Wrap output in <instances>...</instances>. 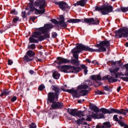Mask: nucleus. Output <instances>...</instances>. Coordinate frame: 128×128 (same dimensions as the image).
I'll list each match as a JSON object with an SVG mask.
<instances>
[{
	"mask_svg": "<svg viewBox=\"0 0 128 128\" xmlns=\"http://www.w3.org/2000/svg\"><path fill=\"white\" fill-rule=\"evenodd\" d=\"M68 112L70 114L73 116H78V118L84 116V112L77 111L76 109H68Z\"/></svg>",
	"mask_w": 128,
	"mask_h": 128,
	"instance_id": "8",
	"label": "nucleus"
},
{
	"mask_svg": "<svg viewBox=\"0 0 128 128\" xmlns=\"http://www.w3.org/2000/svg\"><path fill=\"white\" fill-rule=\"evenodd\" d=\"M86 62H87L89 64H90L91 62L90 60V59H86Z\"/></svg>",
	"mask_w": 128,
	"mask_h": 128,
	"instance_id": "50",
	"label": "nucleus"
},
{
	"mask_svg": "<svg viewBox=\"0 0 128 128\" xmlns=\"http://www.w3.org/2000/svg\"><path fill=\"white\" fill-rule=\"evenodd\" d=\"M76 5H78V4H76V3L74 4V6H76Z\"/></svg>",
	"mask_w": 128,
	"mask_h": 128,
	"instance_id": "61",
	"label": "nucleus"
},
{
	"mask_svg": "<svg viewBox=\"0 0 128 128\" xmlns=\"http://www.w3.org/2000/svg\"><path fill=\"white\" fill-rule=\"evenodd\" d=\"M56 36H58V34L56 32H54L52 33V38H56Z\"/></svg>",
	"mask_w": 128,
	"mask_h": 128,
	"instance_id": "40",
	"label": "nucleus"
},
{
	"mask_svg": "<svg viewBox=\"0 0 128 128\" xmlns=\"http://www.w3.org/2000/svg\"><path fill=\"white\" fill-rule=\"evenodd\" d=\"M124 128H128V125L126 124H125Z\"/></svg>",
	"mask_w": 128,
	"mask_h": 128,
	"instance_id": "53",
	"label": "nucleus"
},
{
	"mask_svg": "<svg viewBox=\"0 0 128 128\" xmlns=\"http://www.w3.org/2000/svg\"><path fill=\"white\" fill-rule=\"evenodd\" d=\"M92 110L95 112H100V109L96 106H92Z\"/></svg>",
	"mask_w": 128,
	"mask_h": 128,
	"instance_id": "28",
	"label": "nucleus"
},
{
	"mask_svg": "<svg viewBox=\"0 0 128 128\" xmlns=\"http://www.w3.org/2000/svg\"><path fill=\"white\" fill-rule=\"evenodd\" d=\"M78 104H82V100H78Z\"/></svg>",
	"mask_w": 128,
	"mask_h": 128,
	"instance_id": "55",
	"label": "nucleus"
},
{
	"mask_svg": "<svg viewBox=\"0 0 128 128\" xmlns=\"http://www.w3.org/2000/svg\"><path fill=\"white\" fill-rule=\"evenodd\" d=\"M109 41H102L100 42L99 44H97L95 46L98 48V49H92L88 46L82 45V44H78L76 46V48H74L72 50V54H73V58L75 59H72L71 60V62L73 64H80V62L78 61V54L82 52V50H86L87 52H106V48L110 46Z\"/></svg>",
	"mask_w": 128,
	"mask_h": 128,
	"instance_id": "1",
	"label": "nucleus"
},
{
	"mask_svg": "<svg viewBox=\"0 0 128 128\" xmlns=\"http://www.w3.org/2000/svg\"><path fill=\"white\" fill-rule=\"evenodd\" d=\"M16 96H13L12 99H11V101L14 102H16Z\"/></svg>",
	"mask_w": 128,
	"mask_h": 128,
	"instance_id": "41",
	"label": "nucleus"
},
{
	"mask_svg": "<svg viewBox=\"0 0 128 128\" xmlns=\"http://www.w3.org/2000/svg\"><path fill=\"white\" fill-rule=\"evenodd\" d=\"M92 64H98V63L96 62V60H94V61H92Z\"/></svg>",
	"mask_w": 128,
	"mask_h": 128,
	"instance_id": "48",
	"label": "nucleus"
},
{
	"mask_svg": "<svg viewBox=\"0 0 128 128\" xmlns=\"http://www.w3.org/2000/svg\"><path fill=\"white\" fill-rule=\"evenodd\" d=\"M80 19H70L67 21V22H72L73 24H76V22H80Z\"/></svg>",
	"mask_w": 128,
	"mask_h": 128,
	"instance_id": "25",
	"label": "nucleus"
},
{
	"mask_svg": "<svg viewBox=\"0 0 128 128\" xmlns=\"http://www.w3.org/2000/svg\"><path fill=\"white\" fill-rule=\"evenodd\" d=\"M100 111H101L102 114H114V108L108 110L104 108H101Z\"/></svg>",
	"mask_w": 128,
	"mask_h": 128,
	"instance_id": "16",
	"label": "nucleus"
},
{
	"mask_svg": "<svg viewBox=\"0 0 128 128\" xmlns=\"http://www.w3.org/2000/svg\"><path fill=\"white\" fill-rule=\"evenodd\" d=\"M121 10L123 12H126L128 11V7L122 8Z\"/></svg>",
	"mask_w": 128,
	"mask_h": 128,
	"instance_id": "31",
	"label": "nucleus"
},
{
	"mask_svg": "<svg viewBox=\"0 0 128 128\" xmlns=\"http://www.w3.org/2000/svg\"><path fill=\"white\" fill-rule=\"evenodd\" d=\"M59 6L60 8L62 10H66L68 8H70V6H68V5L66 4V2L62 1L60 2L59 4Z\"/></svg>",
	"mask_w": 128,
	"mask_h": 128,
	"instance_id": "14",
	"label": "nucleus"
},
{
	"mask_svg": "<svg viewBox=\"0 0 128 128\" xmlns=\"http://www.w3.org/2000/svg\"><path fill=\"white\" fill-rule=\"evenodd\" d=\"M102 128V127H100V126H98V125H97L96 126V128Z\"/></svg>",
	"mask_w": 128,
	"mask_h": 128,
	"instance_id": "54",
	"label": "nucleus"
},
{
	"mask_svg": "<svg viewBox=\"0 0 128 128\" xmlns=\"http://www.w3.org/2000/svg\"><path fill=\"white\" fill-rule=\"evenodd\" d=\"M127 112H128V109H121L120 110L114 109V113L115 114H126Z\"/></svg>",
	"mask_w": 128,
	"mask_h": 128,
	"instance_id": "17",
	"label": "nucleus"
},
{
	"mask_svg": "<svg viewBox=\"0 0 128 128\" xmlns=\"http://www.w3.org/2000/svg\"><path fill=\"white\" fill-rule=\"evenodd\" d=\"M53 26L52 24H46L44 25V27L41 28L39 29L40 32H42V34H45V35L44 36H41L38 37V40H46V38H48L50 36V34L47 32L48 30H50L52 28Z\"/></svg>",
	"mask_w": 128,
	"mask_h": 128,
	"instance_id": "5",
	"label": "nucleus"
},
{
	"mask_svg": "<svg viewBox=\"0 0 128 128\" xmlns=\"http://www.w3.org/2000/svg\"><path fill=\"white\" fill-rule=\"evenodd\" d=\"M62 106V103L54 102L50 108V110H56V108H60Z\"/></svg>",
	"mask_w": 128,
	"mask_h": 128,
	"instance_id": "15",
	"label": "nucleus"
},
{
	"mask_svg": "<svg viewBox=\"0 0 128 128\" xmlns=\"http://www.w3.org/2000/svg\"><path fill=\"white\" fill-rule=\"evenodd\" d=\"M70 70V72H74V74H78V72L80 70V68H76V67H72L71 68Z\"/></svg>",
	"mask_w": 128,
	"mask_h": 128,
	"instance_id": "21",
	"label": "nucleus"
},
{
	"mask_svg": "<svg viewBox=\"0 0 128 128\" xmlns=\"http://www.w3.org/2000/svg\"><path fill=\"white\" fill-rule=\"evenodd\" d=\"M28 48H31L32 50H34L36 48V45L34 44H32L28 46Z\"/></svg>",
	"mask_w": 128,
	"mask_h": 128,
	"instance_id": "32",
	"label": "nucleus"
},
{
	"mask_svg": "<svg viewBox=\"0 0 128 128\" xmlns=\"http://www.w3.org/2000/svg\"><path fill=\"white\" fill-rule=\"evenodd\" d=\"M61 72H70V68L68 66H64L61 68Z\"/></svg>",
	"mask_w": 128,
	"mask_h": 128,
	"instance_id": "19",
	"label": "nucleus"
},
{
	"mask_svg": "<svg viewBox=\"0 0 128 128\" xmlns=\"http://www.w3.org/2000/svg\"><path fill=\"white\" fill-rule=\"evenodd\" d=\"M52 76L55 80H58L60 76V74L58 72H54L52 74Z\"/></svg>",
	"mask_w": 128,
	"mask_h": 128,
	"instance_id": "22",
	"label": "nucleus"
},
{
	"mask_svg": "<svg viewBox=\"0 0 128 128\" xmlns=\"http://www.w3.org/2000/svg\"><path fill=\"white\" fill-rule=\"evenodd\" d=\"M38 62H42V60L40 59H37Z\"/></svg>",
	"mask_w": 128,
	"mask_h": 128,
	"instance_id": "56",
	"label": "nucleus"
},
{
	"mask_svg": "<svg viewBox=\"0 0 128 128\" xmlns=\"http://www.w3.org/2000/svg\"><path fill=\"white\" fill-rule=\"evenodd\" d=\"M85 22L88 24H98L100 21L98 19H94V18H85L84 20Z\"/></svg>",
	"mask_w": 128,
	"mask_h": 128,
	"instance_id": "10",
	"label": "nucleus"
},
{
	"mask_svg": "<svg viewBox=\"0 0 128 128\" xmlns=\"http://www.w3.org/2000/svg\"><path fill=\"white\" fill-rule=\"evenodd\" d=\"M82 102H84V100L83 99V100H82Z\"/></svg>",
	"mask_w": 128,
	"mask_h": 128,
	"instance_id": "63",
	"label": "nucleus"
},
{
	"mask_svg": "<svg viewBox=\"0 0 128 128\" xmlns=\"http://www.w3.org/2000/svg\"><path fill=\"white\" fill-rule=\"evenodd\" d=\"M92 83L89 81V82H84L82 84L78 86L77 90H74V89L67 90H66L64 89L62 90L64 92H67L70 94H72L74 98H80V96H86L88 94V91L87 88H88L90 86H92Z\"/></svg>",
	"mask_w": 128,
	"mask_h": 128,
	"instance_id": "2",
	"label": "nucleus"
},
{
	"mask_svg": "<svg viewBox=\"0 0 128 128\" xmlns=\"http://www.w3.org/2000/svg\"><path fill=\"white\" fill-rule=\"evenodd\" d=\"M90 78L92 80H102V76L100 75L92 76Z\"/></svg>",
	"mask_w": 128,
	"mask_h": 128,
	"instance_id": "18",
	"label": "nucleus"
},
{
	"mask_svg": "<svg viewBox=\"0 0 128 128\" xmlns=\"http://www.w3.org/2000/svg\"><path fill=\"white\" fill-rule=\"evenodd\" d=\"M122 79L125 82H128V77H123L122 78Z\"/></svg>",
	"mask_w": 128,
	"mask_h": 128,
	"instance_id": "43",
	"label": "nucleus"
},
{
	"mask_svg": "<svg viewBox=\"0 0 128 128\" xmlns=\"http://www.w3.org/2000/svg\"><path fill=\"white\" fill-rule=\"evenodd\" d=\"M10 14H18V12H16V10L14 9L11 10Z\"/></svg>",
	"mask_w": 128,
	"mask_h": 128,
	"instance_id": "37",
	"label": "nucleus"
},
{
	"mask_svg": "<svg viewBox=\"0 0 128 128\" xmlns=\"http://www.w3.org/2000/svg\"><path fill=\"white\" fill-rule=\"evenodd\" d=\"M119 118H120V119L122 118V116H119Z\"/></svg>",
	"mask_w": 128,
	"mask_h": 128,
	"instance_id": "60",
	"label": "nucleus"
},
{
	"mask_svg": "<svg viewBox=\"0 0 128 128\" xmlns=\"http://www.w3.org/2000/svg\"><path fill=\"white\" fill-rule=\"evenodd\" d=\"M60 20L58 22L56 19H52L50 20L52 22L53 24H58V26H60L62 28H66V26H68V24H66V22H64V16L61 15L60 16Z\"/></svg>",
	"mask_w": 128,
	"mask_h": 128,
	"instance_id": "6",
	"label": "nucleus"
},
{
	"mask_svg": "<svg viewBox=\"0 0 128 128\" xmlns=\"http://www.w3.org/2000/svg\"><path fill=\"white\" fill-rule=\"evenodd\" d=\"M110 126H112L110 122H105L104 123V125L101 126V128H110Z\"/></svg>",
	"mask_w": 128,
	"mask_h": 128,
	"instance_id": "24",
	"label": "nucleus"
},
{
	"mask_svg": "<svg viewBox=\"0 0 128 128\" xmlns=\"http://www.w3.org/2000/svg\"><path fill=\"white\" fill-rule=\"evenodd\" d=\"M24 60H26V62H32V59L30 58L27 56H24Z\"/></svg>",
	"mask_w": 128,
	"mask_h": 128,
	"instance_id": "30",
	"label": "nucleus"
},
{
	"mask_svg": "<svg viewBox=\"0 0 128 128\" xmlns=\"http://www.w3.org/2000/svg\"><path fill=\"white\" fill-rule=\"evenodd\" d=\"M92 118H104V116L102 114H93L90 116H88V118L86 119V120L88 122H90Z\"/></svg>",
	"mask_w": 128,
	"mask_h": 128,
	"instance_id": "9",
	"label": "nucleus"
},
{
	"mask_svg": "<svg viewBox=\"0 0 128 128\" xmlns=\"http://www.w3.org/2000/svg\"><path fill=\"white\" fill-rule=\"evenodd\" d=\"M40 34H42V33H40V32H35L34 34L32 36H30L29 38L30 42H38V40L34 38H38V36H40Z\"/></svg>",
	"mask_w": 128,
	"mask_h": 128,
	"instance_id": "12",
	"label": "nucleus"
},
{
	"mask_svg": "<svg viewBox=\"0 0 128 128\" xmlns=\"http://www.w3.org/2000/svg\"><path fill=\"white\" fill-rule=\"evenodd\" d=\"M110 72L111 74H113L115 78H118V75L116 74L117 72H118L120 70V68L118 67H116L114 70H111L110 69Z\"/></svg>",
	"mask_w": 128,
	"mask_h": 128,
	"instance_id": "20",
	"label": "nucleus"
},
{
	"mask_svg": "<svg viewBox=\"0 0 128 128\" xmlns=\"http://www.w3.org/2000/svg\"><path fill=\"white\" fill-rule=\"evenodd\" d=\"M114 64H116V62H114Z\"/></svg>",
	"mask_w": 128,
	"mask_h": 128,
	"instance_id": "64",
	"label": "nucleus"
},
{
	"mask_svg": "<svg viewBox=\"0 0 128 128\" xmlns=\"http://www.w3.org/2000/svg\"><path fill=\"white\" fill-rule=\"evenodd\" d=\"M52 90L54 92H50L48 94V100L50 102H54L58 100V94L60 92V88L57 86H52Z\"/></svg>",
	"mask_w": 128,
	"mask_h": 128,
	"instance_id": "4",
	"label": "nucleus"
},
{
	"mask_svg": "<svg viewBox=\"0 0 128 128\" xmlns=\"http://www.w3.org/2000/svg\"><path fill=\"white\" fill-rule=\"evenodd\" d=\"M120 88H122L121 86H118L117 88V92H120Z\"/></svg>",
	"mask_w": 128,
	"mask_h": 128,
	"instance_id": "47",
	"label": "nucleus"
},
{
	"mask_svg": "<svg viewBox=\"0 0 128 128\" xmlns=\"http://www.w3.org/2000/svg\"><path fill=\"white\" fill-rule=\"evenodd\" d=\"M80 68H82V70H84V74H88V67L86 66L84 64H81L80 66Z\"/></svg>",
	"mask_w": 128,
	"mask_h": 128,
	"instance_id": "23",
	"label": "nucleus"
},
{
	"mask_svg": "<svg viewBox=\"0 0 128 128\" xmlns=\"http://www.w3.org/2000/svg\"><path fill=\"white\" fill-rule=\"evenodd\" d=\"M29 72H30V74H34V72L32 70H30L29 71Z\"/></svg>",
	"mask_w": 128,
	"mask_h": 128,
	"instance_id": "45",
	"label": "nucleus"
},
{
	"mask_svg": "<svg viewBox=\"0 0 128 128\" xmlns=\"http://www.w3.org/2000/svg\"><path fill=\"white\" fill-rule=\"evenodd\" d=\"M84 118H82V119H78L77 121H76V123L78 124H84L83 120H84Z\"/></svg>",
	"mask_w": 128,
	"mask_h": 128,
	"instance_id": "29",
	"label": "nucleus"
},
{
	"mask_svg": "<svg viewBox=\"0 0 128 128\" xmlns=\"http://www.w3.org/2000/svg\"><path fill=\"white\" fill-rule=\"evenodd\" d=\"M13 62L12 60H8V64L9 66H12V64H13Z\"/></svg>",
	"mask_w": 128,
	"mask_h": 128,
	"instance_id": "42",
	"label": "nucleus"
},
{
	"mask_svg": "<svg viewBox=\"0 0 128 128\" xmlns=\"http://www.w3.org/2000/svg\"><path fill=\"white\" fill-rule=\"evenodd\" d=\"M102 80H108L109 82H117L116 78L114 75V74H112V76H106L104 77Z\"/></svg>",
	"mask_w": 128,
	"mask_h": 128,
	"instance_id": "11",
	"label": "nucleus"
},
{
	"mask_svg": "<svg viewBox=\"0 0 128 128\" xmlns=\"http://www.w3.org/2000/svg\"><path fill=\"white\" fill-rule=\"evenodd\" d=\"M98 94H102V92L101 91H98Z\"/></svg>",
	"mask_w": 128,
	"mask_h": 128,
	"instance_id": "52",
	"label": "nucleus"
},
{
	"mask_svg": "<svg viewBox=\"0 0 128 128\" xmlns=\"http://www.w3.org/2000/svg\"><path fill=\"white\" fill-rule=\"evenodd\" d=\"M82 124H87V123L86 122H83Z\"/></svg>",
	"mask_w": 128,
	"mask_h": 128,
	"instance_id": "59",
	"label": "nucleus"
},
{
	"mask_svg": "<svg viewBox=\"0 0 128 128\" xmlns=\"http://www.w3.org/2000/svg\"><path fill=\"white\" fill-rule=\"evenodd\" d=\"M54 4H58L60 6V2H54Z\"/></svg>",
	"mask_w": 128,
	"mask_h": 128,
	"instance_id": "49",
	"label": "nucleus"
},
{
	"mask_svg": "<svg viewBox=\"0 0 128 128\" xmlns=\"http://www.w3.org/2000/svg\"><path fill=\"white\" fill-rule=\"evenodd\" d=\"M70 60L66 58H62V57H58L57 60L56 62H57L58 64H68Z\"/></svg>",
	"mask_w": 128,
	"mask_h": 128,
	"instance_id": "13",
	"label": "nucleus"
},
{
	"mask_svg": "<svg viewBox=\"0 0 128 128\" xmlns=\"http://www.w3.org/2000/svg\"><path fill=\"white\" fill-rule=\"evenodd\" d=\"M114 120H115V122H118V115H114Z\"/></svg>",
	"mask_w": 128,
	"mask_h": 128,
	"instance_id": "38",
	"label": "nucleus"
},
{
	"mask_svg": "<svg viewBox=\"0 0 128 128\" xmlns=\"http://www.w3.org/2000/svg\"><path fill=\"white\" fill-rule=\"evenodd\" d=\"M124 76H128V73H126V74H124Z\"/></svg>",
	"mask_w": 128,
	"mask_h": 128,
	"instance_id": "58",
	"label": "nucleus"
},
{
	"mask_svg": "<svg viewBox=\"0 0 128 128\" xmlns=\"http://www.w3.org/2000/svg\"><path fill=\"white\" fill-rule=\"evenodd\" d=\"M125 66L126 70L128 71V64H126Z\"/></svg>",
	"mask_w": 128,
	"mask_h": 128,
	"instance_id": "51",
	"label": "nucleus"
},
{
	"mask_svg": "<svg viewBox=\"0 0 128 128\" xmlns=\"http://www.w3.org/2000/svg\"><path fill=\"white\" fill-rule=\"evenodd\" d=\"M34 6H39V8L42 10H38L36 8L34 7V2H31L29 3V6L30 10L31 12H34L35 14H44L46 10V1L44 0H38L35 2Z\"/></svg>",
	"mask_w": 128,
	"mask_h": 128,
	"instance_id": "3",
	"label": "nucleus"
},
{
	"mask_svg": "<svg viewBox=\"0 0 128 128\" xmlns=\"http://www.w3.org/2000/svg\"><path fill=\"white\" fill-rule=\"evenodd\" d=\"M27 54L30 58H32V56H34L35 54L32 50H28L27 52Z\"/></svg>",
	"mask_w": 128,
	"mask_h": 128,
	"instance_id": "26",
	"label": "nucleus"
},
{
	"mask_svg": "<svg viewBox=\"0 0 128 128\" xmlns=\"http://www.w3.org/2000/svg\"><path fill=\"white\" fill-rule=\"evenodd\" d=\"M36 18L33 17L30 18V20H32V22H34V20H36Z\"/></svg>",
	"mask_w": 128,
	"mask_h": 128,
	"instance_id": "46",
	"label": "nucleus"
},
{
	"mask_svg": "<svg viewBox=\"0 0 128 128\" xmlns=\"http://www.w3.org/2000/svg\"><path fill=\"white\" fill-rule=\"evenodd\" d=\"M8 94H10V92L8 90H4L2 92V94L0 95V96H8Z\"/></svg>",
	"mask_w": 128,
	"mask_h": 128,
	"instance_id": "27",
	"label": "nucleus"
},
{
	"mask_svg": "<svg viewBox=\"0 0 128 128\" xmlns=\"http://www.w3.org/2000/svg\"><path fill=\"white\" fill-rule=\"evenodd\" d=\"M96 10L101 12L102 14H108L110 12H112V6H104L102 8L97 6L96 8Z\"/></svg>",
	"mask_w": 128,
	"mask_h": 128,
	"instance_id": "7",
	"label": "nucleus"
},
{
	"mask_svg": "<svg viewBox=\"0 0 128 128\" xmlns=\"http://www.w3.org/2000/svg\"><path fill=\"white\" fill-rule=\"evenodd\" d=\"M104 88L105 90H106L107 92H108V90H110V86H104Z\"/></svg>",
	"mask_w": 128,
	"mask_h": 128,
	"instance_id": "39",
	"label": "nucleus"
},
{
	"mask_svg": "<svg viewBox=\"0 0 128 128\" xmlns=\"http://www.w3.org/2000/svg\"><path fill=\"white\" fill-rule=\"evenodd\" d=\"M18 20H20V18L18 17H16L14 18V19L12 20V22L14 24H16V22H18Z\"/></svg>",
	"mask_w": 128,
	"mask_h": 128,
	"instance_id": "33",
	"label": "nucleus"
},
{
	"mask_svg": "<svg viewBox=\"0 0 128 128\" xmlns=\"http://www.w3.org/2000/svg\"><path fill=\"white\" fill-rule=\"evenodd\" d=\"M45 88L44 85L41 84L39 86L38 90H42Z\"/></svg>",
	"mask_w": 128,
	"mask_h": 128,
	"instance_id": "35",
	"label": "nucleus"
},
{
	"mask_svg": "<svg viewBox=\"0 0 128 128\" xmlns=\"http://www.w3.org/2000/svg\"><path fill=\"white\" fill-rule=\"evenodd\" d=\"M30 128H36V125L34 123L31 124L30 126Z\"/></svg>",
	"mask_w": 128,
	"mask_h": 128,
	"instance_id": "34",
	"label": "nucleus"
},
{
	"mask_svg": "<svg viewBox=\"0 0 128 128\" xmlns=\"http://www.w3.org/2000/svg\"><path fill=\"white\" fill-rule=\"evenodd\" d=\"M118 123L119 124L120 126H126V124H124V123H123L122 122V121H118Z\"/></svg>",
	"mask_w": 128,
	"mask_h": 128,
	"instance_id": "36",
	"label": "nucleus"
},
{
	"mask_svg": "<svg viewBox=\"0 0 128 128\" xmlns=\"http://www.w3.org/2000/svg\"><path fill=\"white\" fill-rule=\"evenodd\" d=\"M126 46H128V42H126Z\"/></svg>",
	"mask_w": 128,
	"mask_h": 128,
	"instance_id": "57",
	"label": "nucleus"
},
{
	"mask_svg": "<svg viewBox=\"0 0 128 128\" xmlns=\"http://www.w3.org/2000/svg\"><path fill=\"white\" fill-rule=\"evenodd\" d=\"M22 18H26V11H24L22 12Z\"/></svg>",
	"mask_w": 128,
	"mask_h": 128,
	"instance_id": "44",
	"label": "nucleus"
},
{
	"mask_svg": "<svg viewBox=\"0 0 128 128\" xmlns=\"http://www.w3.org/2000/svg\"><path fill=\"white\" fill-rule=\"evenodd\" d=\"M118 12H120V10H118Z\"/></svg>",
	"mask_w": 128,
	"mask_h": 128,
	"instance_id": "62",
	"label": "nucleus"
}]
</instances>
